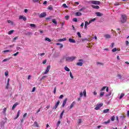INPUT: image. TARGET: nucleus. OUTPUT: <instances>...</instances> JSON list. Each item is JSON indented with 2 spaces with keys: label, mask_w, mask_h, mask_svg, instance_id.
I'll return each instance as SVG.
<instances>
[{
  "label": "nucleus",
  "mask_w": 129,
  "mask_h": 129,
  "mask_svg": "<svg viewBox=\"0 0 129 129\" xmlns=\"http://www.w3.org/2000/svg\"><path fill=\"white\" fill-rule=\"evenodd\" d=\"M30 27H31V28H36V25L34 24H30Z\"/></svg>",
  "instance_id": "obj_31"
},
{
  "label": "nucleus",
  "mask_w": 129,
  "mask_h": 129,
  "mask_svg": "<svg viewBox=\"0 0 129 129\" xmlns=\"http://www.w3.org/2000/svg\"><path fill=\"white\" fill-rule=\"evenodd\" d=\"M45 41H47V42H49L51 41V39L48 37L45 38Z\"/></svg>",
  "instance_id": "obj_34"
},
{
  "label": "nucleus",
  "mask_w": 129,
  "mask_h": 129,
  "mask_svg": "<svg viewBox=\"0 0 129 129\" xmlns=\"http://www.w3.org/2000/svg\"><path fill=\"white\" fill-rule=\"evenodd\" d=\"M103 105V104L102 103H101L100 104H98L96 105L95 109L96 110H98L99 109H100V107H101V106H102Z\"/></svg>",
  "instance_id": "obj_3"
},
{
  "label": "nucleus",
  "mask_w": 129,
  "mask_h": 129,
  "mask_svg": "<svg viewBox=\"0 0 129 129\" xmlns=\"http://www.w3.org/2000/svg\"><path fill=\"white\" fill-rule=\"evenodd\" d=\"M48 10H50V11H52V10H53V7H52V6H49L48 8Z\"/></svg>",
  "instance_id": "obj_42"
},
{
  "label": "nucleus",
  "mask_w": 129,
  "mask_h": 129,
  "mask_svg": "<svg viewBox=\"0 0 129 129\" xmlns=\"http://www.w3.org/2000/svg\"><path fill=\"white\" fill-rule=\"evenodd\" d=\"M56 45H57V46H59V48H60V49L63 48V45L62 44V43H56Z\"/></svg>",
  "instance_id": "obj_14"
},
{
  "label": "nucleus",
  "mask_w": 129,
  "mask_h": 129,
  "mask_svg": "<svg viewBox=\"0 0 129 129\" xmlns=\"http://www.w3.org/2000/svg\"><path fill=\"white\" fill-rule=\"evenodd\" d=\"M11 52H13V50H4L3 51L4 53H8V52L11 53Z\"/></svg>",
  "instance_id": "obj_19"
},
{
  "label": "nucleus",
  "mask_w": 129,
  "mask_h": 129,
  "mask_svg": "<svg viewBox=\"0 0 129 129\" xmlns=\"http://www.w3.org/2000/svg\"><path fill=\"white\" fill-rule=\"evenodd\" d=\"M1 124L2 125H4L5 124V122L4 121H2L1 122Z\"/></svg>",
  "instance_id": "obj_64"
},
{
  "label": "nucleus",
  "mask_w": 129,
  "mask_h": 129,
  "mask_svg": "<svg viewBox=\"0 0 129 129\" xmlns=\"http://www.w3.org/2000/svg\"><path fill=\"white\" fill-rule=\"evenodd\" d=\"M109 122H110V120L109 119L108 121H105L104 122V123H105V124H107V123H109Z\"/></svg>",
  "instance_id": "obj_43"
},
{
  "label": "nucleus",
  "mask_w": 129,
  "mask_h": 129,
  "mask_svg": "<svg viewBox=\"0 0 129 129\" xmlns=\"http://www.w3.org/2000/svg\"><path fill=\"white\" fill-rule=\"evenodd\" d=\"M117 77H118L120 79H121V75H120V74H118V75H117Z\"/></svg>",
  "instance_id": "obj_63"
},
{
  "label": "nucleus",
  "mask_w": 129,
  "mask_h": 129,
  "mask_svg": "<svg viewBox=\"0 0 129 129\" xmlns=\"http://www.w3.org/2000/svg\"><path fill=\"white\" fill-rule=\"evenodd\" d=\"M76 58V56H68L66 58L67 62H73Z\"/></svg>",
  "instance_id": "obj_2"
},
{
  "label": "nucleus",
  "mask_w": 129,
  "mask_h": 129,
  "mask_svg": "<svg viewBox=\"0 0 129 129\" xmlns=\"http://www.w3.org/2000/svg\"><path fill=\"white\" fill-rule=\"evenodd\" d=\"M92 8H93V9H95L96 10H98V9H99V6L92 5Z\"/></svg>",
  "instance_id": "obj_12"
},
{
  "label": "nucleus",
  "mask_w": 129,
  "mask_h": 129,
  "mask_svg": "<svg viewBox=\"0 0 129 129\" xmlns=\"http://www.w3.org/2000/svg\"><path fill=\"white\" fill-rule=\"evenodd\" d=\"M59 103H60V101H58L57 102V103H56V104L53 107V109H56V108H57V107H58V105H59Z\"/></svg>",
  "instance_id": "obj_9"
},
{
  "label": "nucleus",
  "mask_w": 129,
  "mask_h": 129,
  "mask_svg": "<svg viewBox=\"0 0 129 129\" xmlns=\"http://www.w3.org/2000/svg\"><path fill=\"white\" fill-rule=\"evenodd\" d=\"M103 95H104V92H101L100 94V96L101 97H102V96H103Z\"/></svg>",
  "instance_id": "obj_33"
},
{
  "label": "nucleus",
  "mask_w": 129,
  "mask_h": 129,
  "mask_svg": "<svg viewBox=\"0 0 129 129\" xmlns=\"http://www.w3.org/2000/svg\"><path fill=\"white\" fill-rule=\"evenodd\" d=\"M110 47H111L112 48H113V47H114V43H111Z\"/></svg>",
  "instance_id": "obj_58"
},
{
  "label": "nucleus",
  "mask_w": 129,
  "mask_h": 129,
  "mask_svg": "<svg viewBox=\"0 0 129 129\" xmlns=\"http://www.w3.org/2000/svg\"><path fill=\"white\" fill-rule=\"evenodd\" d=\"M123 96H124V94H123V93L121 94L120 97H119V99H121V98H122L123 97Z\"/></svg>",
  "instance_id": "obj_36"
},
{
  "label": "nucleus",
  "mask_w": 129,
  "mask_h": 129,
  "mask_svg": "<svg viewBox=\"0 0 129 129\" xmlns=\"http://www.w3.org/2000/svg\"><path fill=\"white\" fill-rule=\"evenodd\" d=\"M83 95L85 97H86V90H84L83 91Z\"/></svg>",
  "instance_id": "obj_35"
},
{
  "label": "nucleus",
  "mask_w": 129,
  "mask_h": 129,
  "mask_svg": "<svg viewBox=\"0 0 129 129\" xmlns=\"http://www.w3.org/2000/svg\"><path fill=\"white\" fill-rule=\"evenodd\" d=\"M18 55H19V52H17L16 53H14L13 54V56H17Z\"/></svg>",
  "instance_id": "obj_48"
},
{
  "label": "nucleus",
  "mask_w": 129,
  "mask_h": 129,
  "mask_svg": "<svg viewBox=\"0 0 129 129\" xmlns=\"http://www.w3.org/2000/svg\"><path fill=\"white\" fill-rule=\"evenodd\" d=\"M116 51H117V49H116V48H114L113 49H112V52H116Z\"/></svg>",
  "instance_id": "obj_40"
},
{
  "label": "nucleus",
  "mask_w": 129,
  "mask_h": 129,
  "mask_svg": "<svg viewBox=\"0 0 129 129\" xmlns=\"http://www.w3.org/2000/svg\"><path fill=\"white\" fill-rule=\"evenodd\" d=\"M69 18H70L69 16H66L64 17V18L66 19V20H69Z\"/></svg>",
  "instance_id": "obj_45"
},
{
  "label": "nucleus",
  "mask_w": 129,
  "mask_h": 129,
  "mask_svg": "<svg viewBox=\"0 0 129 129\" xmlns=\"http://www.w3.org/2000/svg\"><path fill=\"white\" fill-rule=\"evenodd\" d=\"M108 111H109V109H105L103 111V112L104 113H107V112H108Z\"/></svg>",
  "instance_id": "obj_23"
},
{
  "label": "nucleus",
  "mask_w": 129,
  "mask_h": 129,
  "mask_svg": "<svg viewBox=\"0 0 129 129\" xmlns=\"http://www.w3.org/2000/svg\"><path fill=\"white\" fill-rule=\"evenodd\" d=\"M47 63V59H45L43 62L42 63L46 64Z\"/></svg>",
  "instance_id": "obj_59"
},
{
  "label": "nucleus",
  "mask_w": 129,
  "mask_h": 129,
  "mask_svg": "<svg viewBox=\"0 0 129 129\" xmlns=\"http://www.w3.org/2000/svg\"><path fill=\"white\" fill-rule=\"evenodd\" d=\"M47 16L46 13H42L39 15V18H45Z\"/></svg>",
  "instance_id": "obj_7"
},
{
  "label": "nucleus",
  "mask_w": 129,
  "mask_h": 129,
  "mask_svg": "<svg viewBox=\"0 0 129 129\" xmlns=\"http://www.w3.org/2000/svg\"><path fill=\"white\" fill-rule=\"evenodd\" d=\"M76 16H78V17H79L80 16H82V13H80V12H77L76 13Z\"/></svg>",
  "instance_id": "obj_17"
},
{
  "label": "nucleus",
  "mask_w": 129,
  "mask_h": 129,
  "mask_svg": "<svg viewBox=\"0 0 129 129\" xmlns=\"http://www.w3.org/2000/svg\"><path fill=\"white\" fill-rule=\"evenodd\" d=\"M73 22H78V21H77V18H74V19H73Z\"/></svg>",
  "instance_id": "obj_51"
},
{
  "label": "nucleus",
  "mask_w": 129,
  "mask_h": 129,
  "mask_svg": "<svg viewBox=\"0 0 129 129\" xmlns=\"http://www.w3.org/2000/svg\"><path fill=\"white\" fill-rule=\"evenodd\" d=\"M114 6H119V3H116L114 4Z\"/></svg>",
  "instance_id": "obj_61"
},
{
  "label": "nucleus",
  "mask_w": 129,
  "mask_h": 129,
  "mask_svg": "<svg viewBox=\"0 0 129 129\" xmlns=\"http://www.w3.org/2000/svg\"><path fill=\"white\" fill-rule=\"evenodd\" d=\"M20 111H21L20 110H19L17 112V116L15 118V119H17V118H18V117H19V116H20Z\"/></svg>",
  "instance_id": "obj_32"
},
{
  "label": "nucleus",
  "mask_w": 129,
  "mask_h": 129,
  "mask_svg": "<svg viewBox=\"0 0 129 129\" xmlns=\"http://www.w3.org/2000/svg\"><path fill=\"white\" fill-rule=\"evenodd\" d=\"M50 69H51V66H48L46 68V70L45 72L44 73V74H47V73H48L49 71H50Z\"/></svg>",
  "instance_id": "obj_5"
},
{
  "label": "nucleus",
  "mask_w": 129,
  "mask_h": 129,
  "mask_svg": "<svg viewBox=\"0 0 129 129\" xmlns=\"http://www.w3.org/2000/svg\"><path fill=\"white\" fill-rule=\"evenodd\" d=\"M10 85V82L9 81H8L7 82V85L6 86V89H9V86Z\"/></svg>",
  "instance_id": "obj_21"
},
{
  "label": "nucleus",
  "mask_w": 129,
  "mask_h": 129,
  "mask_svg": "<svg viewBox=\"0 0 129 129\" xmlns=\"http://www.w3.org/2000/svg\"><path fill=\"white\" fill-rule=\"evenodd\" d=\"M111 95V92H110L108 94H106L105 96L108 97V96H110Z\"/></svg>",
  "instance_id": "obj_50"
},
{
  "label": "nucleus",
  "mask_w": 129,
  "mask_h": 129,
  "mask_svg": "<svg viewBox=\"0 0 129 129\" xmlns=\"http://www.w3.org/2000/svg\"><path fill=\"white\" fill-rule=\"evenodd\" d=\"M34 126H36L37 127H39V124H38V123H37L36 121H35L34 122Z\"/></svg>",
  "instance_id": "obj_28"
},
{
  "label": "nucleus",
  "mask_w": 129,
  "mask_h": 129,
  "mask_svg": "<svg viewBox=\"0 0 129 129\" xmlns=\"http://www.w3.org/2000/svg\"><path fill=\"white\" fill-rule=\"evenodd\" d=\"M11 59V58L9 57L8 58H5L3 60V62H7V61H9V60H10Z\"/></svg>",
  "instance_id": "obj_29"
},
{
  "label": "nucleus",
  "mask_w": 129,
  "mask_h": 129,
  "mask_svg": "<svg viewBox=\"0 0 129 129\" xmlns=\"http://www.w3.org/2000/svg\"><path fill=\"white\" fill-rule=\"evenodd\" d=\"M27 115H28V114L27 113H25L24 115H23V117L22 118V119L21 120V123H23L24 122V120H25V119H26V116H27Z\"/></svg>",
  "instance_id": "obj_6"
},
{
  "label": "nucleus",
  "mask_w": 129,
  "mask_h": 129,
  "mask_svg": "<svg viewBox=\"0 0 129 129\" xmlns=\"http://www.w3.org/2000/svg\"><path fill=\"white\" fill-rule=\"evenodd\" d=\"M64 69L66 71H67L68 72H69V71H70V69L68 68L67 66L64 67Z\"/></svg>",
  "instance_id": "obj_18"
},
{
  "label": "nucleus",
  "mask_w": 129,
  "mask_h": 129,
  "mask_svg": "<svg viewBox=\"0 0 129 129\" xmlns=\"http://www.w3.org/2000/svg\"><path fill=\"white\" fill-rule=\"evenodd\" d=\"M22 20H23V21H27V17H23V18H22Z\"/></svg>",
  "instance_id": "obj_55"
},
{
  "label": "nucleus",
  "mask_w": 129,
  "mask_h": 129,
  "mask_svg": "<svg viewBox=\"0 0 129 129\" xmlns=\"http://www.w3.org/2000/svg\"><path fill=\"white\" fill-rule=\"evenodd\" d=\"M75 104V102H73L70 105V109H71V108H72V107H73V106H74V105Z\"/></svg>",
  "instance_id": "obj_22"
},
{
  "label": "nucleus",
  "mask_w": 129,
  "mask_h": 129,
  "mask_svg": "<svg viewBox=\"0 0 129 129\" xmlns=\"http://www.w3.org/2000/svg\"><path fill=\"white\" fill-rule=\"evenodd\" d=\"M81 122H82V120H81V119H79V121H78L79 124H80V123H81Z\"/></svg>",
  "instance_id": "obj_47"
},
{
  "label": "nucleus",
  "mask_w": 129,
  "mask_h": 129,
  "mask_svg": "<svg viewBox=\"0 0 129 129\" xmlns=\"http://www.w3.org/2000/svg\"><path fill=\"white\" fill-rule=\"evenodd\" d=\"M97 64L98 65H103V63H101V62H97Z\"/></svg>",
  "instance_id": "obj_60"
},
{
  "label": "nucleus",
  "mask_w": 129,
  "mask_h": 129,
  "mask_svg": "<svg viewBox=\"0 0 129 129\" xmlns=\"http://www.w3.org/2000/svg\"><path fill=\"white\" fill-rule=\"evenodd\" d=\"M17 105H19V103L16 102L15 104H14L12 107V110H14L16 107H17Z\"/></svg>",
  "instance_id": "obj_11"
},
{
  "label": "nucleus",
  "mask_w": 129,
  "mask_h": 129,
  "mask_svg": "<svg viewBox=\"0 0 129 129\" xmlns=\"http://www.w3.org/2000/svg\"><path fill=\"white\" fill-rule=\"evenodd\" d=\"M14 32V30H10V31L8 32V35H12V34H13Z\"/></svg>",
  "instance_id": "obj_30"
},
{
  "label": "nucleus",
  "mask_w": 129,
  "mask_h": 129,
  "mask_svg": "<svg viewBox=\"0 0 129 129\" xmlns=\"http://www.w3.org/2000/svg\"><path fill=\"white\" fill-rule=\"evenodd\" d=\"M63 114H64V110H63V111L61 112V114H60V115L59 118H60V119H61V118H62V117Z\"/></svg>",
  "instance_id": "obj_25"
},
{
  "label": "nucleus",
  "mask_w": 129,
  "mask_h": 129,
  "mask_svg": "<svg viewBox=\"0 0 129 129\" xmlns=\"http://www.w3.org/2000/svg\"><path fill=\"white\" fill-rule=\"evenodd\" d=\"M89 22L88 23V21H86L85 23V25H86V26H88V25H89Z\"/></svg>",
  "instance_id": "obj_49"
},
{
  "label": "nucleus",
  "mask_w": 129,
  "mask_h": 129,
  "mask_svg": "<svg viewBox=\"0 0 129 129\" xmlns=\"http://www.w3.org/2000/svg\"><path fill=\"white\" fill-rule=\"evenodd\" d=\"M52 22L53 24H54L55 26H57V22L56 21V19H53L52 20Z\"/></svg>",
  "instance_id": "obj_15"
},
{
  "label": "nucleus",
  "mask_w": 129,
  "mask_h": 129,
  "mask_svg": "<svg viewBox=\"0 0 129 129\" xmlns=\"http://www.w3.org/2000/svg\"><path fill=\"white\" fill-rule=\"evenodd\" d=\"M62 7H63V8H68V6L66 5V4H63L62 5Z\"/></svg>",
  "instance_id": "obj_41"
},
{
  "label": "nucleus",
  "mask_w": 129,
  "mask_h": 129,
  "mask_svg": "<svg viewBox=\"0 0 129 129\" xmlns=\"http://www.w3.org/2000/svg\"><path fill=\"white\" fill-rule=\"evenodd\" d=\"M51 19H52V16H50L49 17H47L46 18V20H51Z\"/></svg>",
  "instance_id": "obj_54"
},
{
  "label": "nucleus",
  "mask_w": 129,
  "mask_h": 129,
  "mask_svg": "<svg viewBox=\"0 0 129 129\" xmlns=\"http://www.w3.org/2000/svg\"><path fill=\"white\" fill-rule=\"evenodd\" d=\"M91 3L93 4V5H100V2L97 1H92Z\"/></svg>",
  "instance_id": "obj_4"
},
{
  "label": "nucleus",
  "mask_w": 129,
  "mask_h": 129,
  "mask_svg": "<svg viewBox=\"0 0 129 129\" xmlns=\"http://www.w3.org/2000/svg\"><path fill=\"white\" fill-rule=\"evenodd\" d=\"M27 36H30L31 35H32V33H31L30 32H29L27 33Z\"/></svg>",
  "instance_id": "obj_56"
},
{
  "label": "nucleus",
  "mask_w": 129,
  "mask_h": 129,
  "mask_svg": "<svg viewBox=\"0 0 129 129\" xmlns=\"http://www.w3.org/2000/svg\"><path fill=\"white\" fill-rule=\"evenodd\" d=\"M5 74V76H8V75H9V72L6 71Z\"/></svg>",
  "instance_id": "obj_52"
},
{
  "label": "nucleus",
  "mask_w": 129,
  "mask_h": 129,
  "mask_svg": "<svg viewBox=\"0 0 129 129\" xmlns=\"http://www.w3.org/2000/svg\"><path fill=\"white\" fill-rule=\"evenodd\" d=\"M126 20H127V17L126 15H121L120 22L122 24L125 23V22H126Z\"/></svg>",
  "instance_id": "obj_1"
},
{
  "label": "nucleus",
  "mask_w": 129,
  "mask_h": 129,
  "mask_svg": "<svg viewBox=\"0 0 129 129\" xmlns=\"http://www.w3.org/2000/svg\"><path fill=\"white\" fill-rule=\"evenodd\" d=\"M86 9V8L83 7L81 9L79 10V12H82V11H84V10H85Z\"/></svg>",
  "instance_id": "obj_37"
},
{
  "label": "nucleus",
  "mask_w": 129,
  "mask_h": 129,
  "mask_svg": "<svg viewBox=\"0 0 129 129\" xmlns=\"http://www.w3.org/2000/svg\"><path fill=\"white\" fill-rule=\"evenodd\" d=\"M96 15L97 17H102V16H103V14L101 13L100 12H96Z\"/></svg>",
  "instance_id": "obj_10"
},
{
  "label": "nucleus",
  "mask_w": 129,
  "mask_h": 129,
  "mask_svg": "<svg viewBox=\"0 0 129 129\" xmlns=\"http://www.w3.org/2000/svg\"><path fill=\"white\" fill-rule=\"evenodd\" d=\"M60 123H61V121L58 120L56 124V129H57L58 128V126H59V125H60Z\"/></svg>",
  "instance_id": "obj_27"
},
{
  "label": "nucleus",
  "mask_w": 129,
  "mask_h": 129,
  "mask_svg": "<svg viewBox=\"0 0 129 129\" xmlns=\"http://www.w3.org/2000/svg\"><path fill=\"white\" fill-rule=\"evenodd\" d=\"M104 37L106 39H110L111 38L110 35L109 34H106L104 35Z\"/></svg>",
  "instance_id": "obj_16"
},
{
  "label": "nucleus",
  "mask_w": 129,
  "mask_h": 129,
  "mask_svg": "<svg viewBox=\"0 0 129 129\" xmlns=\"http://www.w3.org/2000/svg\"><path fill=\"white\" fill-rule=\"evenodd\" d=\"M53 93L54 94H56V87H54V88Z\"/></svg>",
  "instance_id": "obj_57"
},
{
  "label": "nucleus",
  "mask_w": 129,
  "mask_h": 129,
  "mask_svg": "<svg viewBox=\"0 0 129 129\" xmlns=\"http://www.w3.org/2000/svg\"><path fill=\"white\" fill-rule=\"evenodd\" d=\"M69 42H70V43H76L75 40H74L72 38H69Z\"/></svg>",
  "instance_id": "obj_13"
},
{
  "label": "nucleus",
  "mask_w": 129,
  "mask_h": 129,
  "mask_svg": "<svg viewBox=\"0 0 129 129\" xmlns=\"http://www.w3.org/2000/svg\"><path fill=\"white\" fill-rule=\"evenodd\" d=\"M105 88H106V87H103L102 89L101 90V91H103V90H104V89H105Z\"/></svg>",
  "instance_id": "obj_62"
},
{
  "label": "nucleus",
  "mask_w": 129,
  "mask_h": 129,
  "mask_svg": "<svg viewBox=\"0 0 129 129\" xmlns=\"http://www.w3.org/2000/svg\"><path fill=\"white\" fill-rule=\"evenodd\" d=\"M68 99L66 98L63 100V103H62V107H64L65 105H66V103L67 102Z\"/></svg>",
  "instance_id": "obj_8"
},
{
  "label": "nucleus",
  "mask_w": 129,
  "mask_h": 129,
  "mask_svg": "<svg viewBox=\"0 0 129 129\" xmlns=\"http://www.w3.org/2000/svg\"><path fill=\"white\" fill-rule=\"evenodd\" d=\"M70 76L71 78H73V75H72V73L71 72H70Z\"/></svg>",
  "instance_id": "obj_46"
},
{
  "label": "nucleus",
  "mask_w": 129,
  "mask_h": 129,
  "mask_svg": "<svg viewBox=\"0 0 129 129\" xmlns=\"http://www.w3.org/2000/svg\"><path fill=\"white\" fill-rule=\"evenodd\" d=\"M114 119H115V117L114 116H112L111 118V120L112 121H114Z\"/></svg>",
  "instance_id": "obj_39"
},
{
  "label": "nucleus",
  "mask_w": 129,
  "mask_h": 129,
  "mask_svg": "<svg viewBox=\"0 0 129 129\" xmlns=\"http://www.w3.org/2000/svg\"><path fill=\"white\" fill-rule=\"evenodd\" d=\"M96 20V19L94 18V19H92V20H90L89 24H90V23H92V22H94V21H95Z\"/></svg>",
  "instance_id": "obj_38"
},
{
  "label": "nucleus",
  "mask_w": 129,
  "mask_h": 129,
  "mask_svg": "<svg viewBox=\"0 0 129 129\" xmlns=\"http://www.w3.org/2000/svg\"><path fill=\"white\" fill-rule=\"evenodd\" d=\"M77 35L79 38H81V34H80V32H78Z\"/></svg>",
  "instance_id": "obj_44"
},
{
  "label": "nucleus",
  "mask_w": 129,
  "mask_h": 129,
  "mask_svg": "<svg viewBox=\"0 0 129 129\" xmlns=\"http://www.w3.org/2000/svg\"><path fill=\"white\" fill-rule=\"evenodd\" d=\"M23 17H24V16H20L19 18V20H23Z\"/></svg>",
  "instance_id": "obj_53"
},
{
  "label": "nucleus",
  "mask_w": 129,
  "mask_h": 129,
  "mask_svg": "<svg viewBox=\"0 0 129 129\" xmlns=\"http://www.w3.org/2000/svg\"><path fill=\"white\" fill-rule=\"evenodd\" d=\"M64 41H66V38L58 39V42H64Z\"/></svg>",
  "instance_id": "obj_20"
},
{
  "label": "nucleus",
  "mask_w": 129,
  "mask_h": 129,
  "mask_svg": "<svg viewBox=\"0 0 129 129\" xmlns=\"http://www.w3.org/2000/svg\"><path fill=\"white\" fill-rule=\"evenodd\" d=\"M77 65H78V66H82L83 65V63L82 62H79L77 63Z\"/></svg>",
  "instance_id": "obj_24"
},
{
  "label": "nucleus",
  "mask_w": 129,
  "mask_h": 129,
  "mask_svg": "<svg viewBox=\"0 0 129 129\" xmlns=\"http://www.w3.org/2000/svg\"><path fill=\"white\" fill-rule=\"evenodd\" d=\"M7 112V108L3 109V113L6 115V113Z\"/></svg>",
  "instance_id": "obj_26"
}]
</instances>
